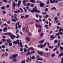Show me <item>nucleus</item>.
<instances>
[{
  "mask_svg": "<svg viewBox=\"0 0 63 63\" xmlns=\"http://www.w3.org/2000/svg\"><path fill=\"white\" fill-rule=\"evenodd\" d=\"M28 16H29V15H27L25 16V18H27V17H28Z\"/></svg>",
  "mask_w": 63,
  "mask_h": 63,
  "instance_id": "28",
  "label": "nucleus"
},
{
  "mask_svg": "<svg viewBox=\"0 0 63 63\" xmlns=\"http://www.w3.org/2000/svg\"><path fill=\"white\" fill-rule=\"evenodd\" d=\"M20 51H23V48H22L21 47L20 48Z\"/></svg>",
  "mask_w": 63,
  "mask_h": 63,
  "instance_id": "45",
  "label": "nucleus"
},
{
  "mask_svg": "<svg viewBox=\"0 0 63 63\" xmlns=\"http://www.w3.org/2000/svg\"><path fill=\"white\" fill-rule=\"evenodd\" d=\"M12 61L13 62H16V58H14L12 59Z\"/></svg>",
  "mask_w": 63,
  "mask_h": 63,
  "instance_id": "15",
  "label": "nucleus"
},
{
  "mask_svg": "<svg viewBox=\"0 0 63 63\" xmlns=\"http://www.w3.org/2000/svg\"><path fill=\"white\" fill-rule=\"evenodd\" d=\"M13 6L14 8L16 6V3H15L14 2H13Z\"/></svg>",
  "mask_w": 63,
  "mask_h": 63,
  "instance_id": "19",
  "label": "nucleus"
},
{
  "mask_svg": "<svg viewBox=\"0 0 63 63\" xmlns=\"http://www.w3.org/2000/svg\"><path fill=\"white\" fill-rule=\"evenodd\" d=\"M40 3H41L40 4V6L41 7H43L45 5V4L44 3H42V2L40 1Z\"/></svg>",
  "mask_w": 63,
  "mask_h": 63,
  "instance_id": "8",
  "label": "nucleus"
},
{
  "mask_svg": "<svg viewBox=\"0 0 63 63\" xmlns=\"http://www.w3.org/2000/svg\"><path fill=\"white\" fill-rule=\"evenodd\" d=\"M60 48L61 49V50H63V47L61 46H60Z\"/></svg>",
  "mask_w": 63,
  "mask_h": 63,
  "instance_id": "43",
  "label": "nucleus"
},
{
  "mask_svg": "<svg viewBox=\"0 0 63 63\" xmlns=\"http://www.w3.org/2000/svg\"><path fill=\"white\" fill-rule=\"evenodd\" d=\"M44 35V34L43 33H41L40 35V37H42Z\"/></svg>",
  "mask_w": 63,
  "mask_h": 63,
  "instance_id": "29",
  "label": "nucleus"
},
{
  "mask_svg": "<svg viewBox=\"0 0 63 63\" xmlns=\"http://www.w3.org/2000/svg\"><path fill=\"white\" fill-rule=\"evenodd\" d=\"M47 4H49V0H47Z\"/></svg>",
  "mask_w": 63,
  "mask_h": 63,
  "instance_id": "47",
  "label": "nucleus"
},
{
  "mask_svg": "<svg viewBox=\"0 0 63 63\" xmlns=\"http://www.w3.org/2000/svg\"><path fill=\"white\" fill-rule=\"evenodd\" d=\"M54 56H55V54H53L52 55V58H53V57H54Z\"/></svg>",
  "mask_w": 63,
  "mask_h": 63,
  "instance_id": "31",
  "label": "nucleus"
},
{
  "mask_svg": "<svg viewBox=\"0 0 63 63\" xmlns=\"http://www.w3.org/2000/svg\"><path fill=\"white\" fill-rule=\"evenodd\" d=\"M28 31H29V28L28 27H27L26 32H28Z\"/></svg>",
  "mask_w": 63,
  "mask_h": 63,
  "instance_id": "16",
  "label": "nucleus"
},
{
  "mask_svg": "<svg viewBox=\"0 0 63 63\" xmlns=\"http://www.w3.org/2000/svg\"><path fill=\"white\" fill-rule=\"evenodd\" d=\"M41 31V29H40L38 30V32H40Z\"/></svg>",
  "mask_w": 63,
  "mask_h": 63,
  "instance_id": "44",
  "label": "nucleus"
},
{
  "mask_svg": "<svg viewBox=\"0 0 63 63\" xmlns=\"http://www.w3.org/2000/svg\"><path fill=\"white\" fill-rule=\"evenodd\" d=\"M59 34H59V33H57L56 36H58V35H59Z\"/></svg>",
  "mask_w": 63,
  "mask_h": 63,
  "instance_id": "58",
  "label": "nucleus"
},
{
  "mask_svg": "<svg viewBox=\"0 0 63 63\" xmlns=\"http://www.w3.org/2000/svg\"><path fill=\"white\" fill-rule=\"evenodd\" d=\"M2 47L3 48H5V45H2Z\"/></svg>",
  "mask_w": 63,
  "mask_h": 63,
  "instance_id": "59",
  "label": "nucleus"
},
{
  "mask_svg": "<svg viewBox=\"0 0 63 63\" xmlns=\"http://www.w3.org/2000/svg\"><path fill=\"white\" fill-rule=\"evenodd\" d=\"M18 26V27L19 28H21V25H19Z\"/></svg>",
  "mask_w": 63,
  "mask_h": 63,
  "instance_id": "53",
  "label": "nucleus"
},
{
  "mask_svg": "<svg viewBox=\"0 0 63 63\" xmlns=\"http://www.w3.org/2000/svg\"><path fill=\"white\" fill-rule=\"evenodd\" d=\"M49 15H46V18H47V17H49Z\"/></svg>",
  "mask_w": 63,
  "mask_h": 63,
  "instance_id": "51",
  "label": "nucleus"
},
{
  "mask_svg": "<svg viewBox=\"0 0 63 63\" xmlns=\"http://www.w3.org/2000/svg\"><path fill=\"white\" fill-rule=\"evenodd\" d=\"M50 3H55V0H53L52 1V0H50Z\"/></svg>",
  "mask_w": 63,
  "mask_h": 63,
  "instance_id": "13",
  "label": "nucleus"
},
{
  "mask_svg": "<svg viewBox=\"0 0 63 63\" xmlns=\"http://www.w3.org/2000/svg\"><path fill=\"white\" fill-rule=\"evenodd\" d=\"M47 45V42H45L44 45H38V47H40V48H42L43 47H46Z\"/></svg>",
  "mask_w": 63,
  "mask_h": 63,
  "instance_id": "4",
  "label": "nucleus"
},
{
  "mask_svg": "<svg viewBox=\"0 0 63 63\" xmlns=\"http://www.w3.org/2000/svg\"><path fill=\"white\" fill-rule=\"evenodd\" d=\"M5 8V7L3 6L1 7V9H4Z\"/></svg>",
  "mask_w": 63,
  "mask_h": 63,
  "instance_id": "36",
  "label": "nucleus"
},
{
  "mask_svg": "<svg viewBox=\"0 0 63 63\" xmlns=\"http://www.w3.org/2000/svg\"><path fill=\"white\" fill-rule=\"evenodd\" d=\"M38 53L40 55H42L43 54V52L41 51H38Z\"/></svg>",
  "mask_w": 63,
  "mask_h": 63,
  "instance_id": "11",
  "label": "nucleus"
},
{
  "mask_svg": "<svg viewBox=\"0 0 63 63\" xmlns=\"http://www.w3.org/2000/svg\"><path fill=\"white\" fill-rule=\"evenodd\" d=\"M6 7L8 8H9V5H8L6 6Z\"/></svg>",
  "mask_w": 63,
  "mask_h": 63,
  "instance_id": "57",
  "label": "nucleus"
},
{
  "mask_svg": "<svg viewBox=\"0 0 63 63\" xmlns=\"http://www.w3.org/2000/svg\"><path fill=\"white\" fill-rule=\"evenodd\" d=\"M4 35H7V34H8L10 35V37L12 39H13L14 38H16V36L13 35L12 34V33L10 32H7V33H5L4 34Z\"/></svg>",
  "mask_w": 63,
  "mask_h": 63,
  "instance_id": "1",
  "label": "nucleus"
},
{
  "mask_svg": "<svg viewBox=\"0 0 63 63\" xmlns=\"http://www.w3.org/2000/svg\"><path fill=\"white\" fill-rule=\"evenodd\" d=\"M28 50H34V49H33V48H32V47H31L29 48Z\"/></svg>",
  "mask_w": 63,
  "mask_h": 63,
  "instance_id": "17",
  "label": "nucleus"
},
{
  "mask_svg": "<svg viewBox=\"0 0 63 63\" xmlns=\"http://www.w3.org/2000/svg\"><path fill=\"white\" fill-rule=\"evenodd\" d=\"M45 41V40H42L40 41H39V43H43Z\"/></svg>",
  "mask_w": 63,
  "mask_h": 63,
  "instance_id": "18",
  "label": "nucleus"
},
{
  "mask_svg": "<svg viewBox=\"0 0 63 63\" xmlns=\"http://www.w3.org/2000/svg\"><path fill=\"white\" fill-rule=\"evenodd\" d=\"M51 9H52V10H54V9H55V10H56V9L55 7H54L53 8H51Z\"/></svg>",
  "mask_w": 63,
  "mask_h": 63,
  "instance_id": "22",
  "label": "nucleus"
},
{
  "mask_svg": "<svg viewBox=\"0 0 63 63\" xmlns=\"http://www.w3.org/2000/svg\"><path fill=\"white\" fill-rule=\"evenodd\" d=\"M11 20L12 21H14V22H16V21L14 18H12Z\"/></svg>",
  "mask_w": 63,
  "mask_h": 63,
  "instance_id": "21",
  "label": "nucleus"
},
{
  "mask_svg": "<svg viewBox=\"0 0 63 63\" xmlns=\"http://www.w3.org/2000/svg\"><path fill=\"white\" fill-rule=\"evenodd\" d=\"M25 47H26V48H28V47L27 46V45H25Z\"/></svg>",
  "mask_w": 63,
  "mask_h": 63,
  "instance_id": "49",
  "label": "nucleus"
},
{
  "mask_svg": "<svg viewBox=\"0 0 63 63\" xmlns=\"http://www.w3.org/2000/svg\"><path fill=\"white\" fill-rule=\"evenodd\" d=\"M43 17H44V18H47V17L46 16H43Z\"/></svg>",
  "mask_w": 63,
  "mask_h": 63,
  "instance_id": "63",
  "label": "nucleus"
},
{
  "mask_svg": "<svg viewBox=\"0 0 63 63\" xmlns=\"http://www.w3.org/2000/svg\"><path fill=\"white\" fill-rule=\"evenodd\" d=\"M25 39L26 40H27V41H30V39H29V37H26L25 38Z\"/></svg>",
  "mask_w": 63,
  "mask_h": 63,
  "instance_id": "14",
  "label": "nucleus"
},
{
  "mask_svg": "<svg viewBox=\"0 0 63 63\" xmlns=\"http://www.w3.org/2000/svg\"><path fill=\"white\" fill-rule=\"evenodd\" d=\"M12 56L13 57V58H15V57H16L15 56V55H12Z\"/></svg>",
  "mask_w": 63,
  "mask_h": 63,
  "instance_id": "52",
  "label": "nucleus"
},
{
  "mask_svg": "<svg viewBox=\"0 0 63 63\" xmlns=\"http://www.w3.org/2000/svg\"><path fill=\"white\" fill-rule=\"evenodd\" d=\"M24 51L25 52H27V50H26V48H24Z\"/></svg>",
  "mask_w": 63,
  "mask_h": 63,
  "instance_id": "25",
  "label": "nucleus"
},
{
  "mask_svg": "<svg viewBox=\"0 0 63 63\" xmlns=\"http://www.w3.org/2000/svg\"><path fill=\"white\" fill-rule=\"evenodd\" d=\"M3 31H4V32H6L7 31H6V30H7V28L5 27L4 29H3Z\"/></svg>",
  "mask_w": 63,
  "mask_h": 63,
  "instance_id": "10",
  "label": "nucleus"
},
{
  "mask_svg": "<svg viewBox=\"0 0 63 63\" xmlns=\"http://www.w3.org/2000/svg\"><path fill=\"white\" fill-rule=\"evenodd\" d=\"M9 45L10 47H11L12 46V43H9Z\"/></svg>",
  "mask_w": 63,
  "mask_h": 63,
  "instance_id": "37",
  "label": "nucleus"
},
{
  "mask_svg": "<svg viewBox=\"0 0 63 63\" xmlns=\"http://www.w3.org/2000/svg\"><path fill=\"white\" fill-rule=\"evenodd\" d=\"M19 9L20 10L21 13H23V10H22V9L21 8H20Z\"/></svg>",
  "mask_w": 63,
  "mask_h": 63,
  "instance_id": "35",
  "label": "nucleus"
},
{
  "mask_svg": "<svg viewBox=\"0 0 63 63\" xmlns=\"http://www.w3.org/2000/svg\"><path fill=\"white\" fill-rule=\"evenodd\" d=\"M35 58V56H33L31 57V59H34Z\"/></svg>",
  "mask_w": 63,
  "mask_h": 63,
  "instance_id": "26",
  "label": "nucleus"
},
{
  "mask_svg": "<svg viewBox=\"0 0 63 63\" xmlns=\"http://www.w3.org/2000/svg\"><path fill=\"white\" fill-rule=\"evenodd\" d=\"M30 1L31 2H32V3H34L35 2L34 0H31Z\"/></svg>",
  "mask_w": 63,
  "mask_h": 63,
  "instance_id": "27",
  "label": "nucleus"
},
{
  "mask_svg": "<svg viewBox=\"0 0 63 63\" xmlns=\"http://www.w3.org/2000/svg\"><path fill=\"white\" fill-rule=\"evenodd\" d=\"M21 0L19 1L18 4V5H19L20 4V3H21Z\"/></svg>",
  "mask_w": 63,
  "mask_h": 63,
  "instance_id": "23",
  "label": "nucleus"
},
{
  "mask_svg": "<svg viewBox=\"0 0 63 63\" xmlns=\"http://www.w3.org/2000/svg\"><path fill=\"white\" fill-rule=\"evenodd\" d=\"M57 43V40H55V43Z\"/></svg>",
  "mask_w": 63,
  "mask_h": 63,
  "instance_id": "50",
  "label": "nucleus"
},
{
  "mask_svg": "<svg viewBox=\"0 0 63 63\" xmlns=\"http://www.w3.org/2000/svg\"><path fill=\"white\" fill-rule=\"evenodd\" d=\"M56 2V3H58V0H55V2Z\"/></svg>",
  "mask_w": 63,
  "mask_h": 63,
  "instance_id": "64",
  "label": "nucleus"
},
{
  "mask_svg": "<svg viewBox=\"0 0 63 63\" xmlns=\"http://www.w3.org/2000/svg\"><path fill=\"white\" fill-rule=\"evenodd\" d=\"M35 53V52L34 51H32L31 52V54H33V53Z\"/></svg>",
  "mask_w": 63,
  "mask_h": 63,
  "instance_id": "34",
  "label": "nucleus"
},
{
  "mask_svg": "<svg viewBox=\"0 0 63 63\" xmlns=\"http://www.w3.org/2000/svg\"><path fill=\"white\" fill-rule=\"evenodd\" d=\"M13 44H17L16 41H14L13 42Z\"/></svg>",
  "mask_w": 63,
  "mask_h": 63,
  "instance_id": "42",
  "label": "nucleus"
},
{
  "mask_svg": "<svg viewBox=\"0 0 63 63\" xmlns=\"http://www.w3.org/2000/svg\"><path fill=\"white\" fill-rule=\"evenodd\" d=\"M19 41H20V43H19ZM20 42H21V40H16L17 44L18 45H20V46L21 47H23V46H22V43Z\"/></svg>",
  "mask_w": 63,
  "mask_h": 63,
  "instance_id": "3",
  "label": "nucleus"
},
{
  "mask_svg": "<svg viewBox=\"0 0 63 63\" xmlns=\"http://www.w3.org/2000/svg\"><path fill=\"white\" fill-rule=\"evenodd\" d=\"M3 1L5 2H8L7 0H3Z\"/></svg>",
  "mask_w": 63,
  "mask_h": 63,
  "instance_id": "55",
  "label": "nucleus"
},
{
  "mask_svg": "<svg viewBox=\"0 0 63 63\" xmlns=\"http://www.w3.org/2000/svg\"><path fill=\"white\" fill-rule=\"evenodd\" d=\"M27 6H30V3H27Z\"/></svg>",
  "mask_w": 63,
  "mask_h": 63,
  "instance_id": "41",
  "label": "nucleus"
},
{
  "mask_svg": "<svg viewBox=\"0 0 63 63\" xmlns=\"http://www.w3.org/2000/svg\"><path fill=\"white\" fill-rule=\"evenodd\" d=\"M61 31H62L63 32V30L62 29V28H61L60 29L59 31L60 35H62V34H63V33L61 32Z\"/></svg>",
  "mask_w": 63,
  "mask_h": 63,
  "instance_id": "6",
  "label": "nucleus"
},
{
  "mask_svg": "<svg viewBox=\"0 0 63 63\" xmlns=\"http://www.w3.org/2000/svg\"><path fill=\"white\" fill-rule=\"evenodd\" d=\"M48 49L47 48H46L45 49L46 51H48Z\"/></svg>",
  "mask_w": 63,
  "mask_h": 63,
  "instance_id": "62",
  "label": "nucleus"
},
{
  "mask_svg": "<svg viewBox=\"0 0 63 63\" xmlns=\"http://www.w3.org/2000/svg\"><path fill=\"white\" fill-rule=\"evenodd\" d=\"M35 25L36 28H38L39 27H38L39 26V25H38L36 24Z\"/></svg>",
  "mask_w": 63,
  "mask_h": 63,
  "instance_id": "46",
  "label": "nucleus"
},
{
  "mask_svg": "<svg viewBox=\"0 0 63 63\" xmlns=\"http://www.w3.org/2000/svg\"><path fill=\"white\" fill-rule=\"evenodd\" d=\"M61 44H60V43H58V47H59L60 46Z\"/></svg>",
  "mask_w": 63,
  "mask_h": 63,
  "instance_id": "40",
  "label": "nucleus"
},
{
  "mask_svg": "<svg viewBox=\"0 0 63 63\" xmlns=\"http://www.w3.org/2000/svg\"><path fill=\"white\" fill-rule=\"evenodd\" d=\"M57 47H56V48H55L53 50L54 51H55V50H56V49H57Z\"/></svg>",
  "mask_w": 63,
  "mask_h": 63,
  "instance_id": "56",
  "label": "nucleus"
},
{
  "mask_svg": "<svg viewBox=\"0 0 63 63\" xmlns=\"http://www.w3.org/2000/svg\"><path fill=\"white\" fill-rule=\"evenodd\" d=\"M25 60L21 62V63H25Z\"/></svg>",
  "mask_w": 63,
  "mask_h": 63,
  "instance_id": "32",
  "label": "nucleus"
},
{
  "mask_svg": "<svg viewBox=\"0 0 63 63\" xmlns=\"http://www.w3.org/2000/svg\"><path fill=\"white\" fill-rule=\"evenodd\" d=\"M6 41H7V42H11V40H10L9 39H6Z\"/></svg>",
  "mask_w": 63,
  "mask_h": 63,
  "instance_id": "30",
  "label": "nucleus"
},
{
  "mask_svg": "<svg viewBox=\"0 0 63 63\" xmlns=\"http://www.w3.org/2000/svg\"><path fill=\"white\" fill-rule=\"evenodd\" d=\"M2 41H3V42H4L6 41V39H2Z\"/></svg>",
  "mask_w": 63,
  "mask_h": 63,
  "instance_id": "39",
  "label": "nucleus"
},
{
  "mask_svg": "<svg viewBox=\"0 0 63 63\" xmlns=\"http://www.w3.org/2000/svg\"><path fill=\"white\" fill-rule=\"evenodd\" d=\"M47 44L48 45V47H49V48H53V46H51L49 45V43L48 42H47Z\"/></svg>",
  "mask_w": 63,
  "mask_h": 63,
  "instance_id": "9",
  "label": "nucleus"
},
{
  "mask_svg": "<svg viewBox=\"0 0 63 63\" xmlns=\"http://www.w3.org/2000/svg\"><path fill=\"white\" fill-rule=\"evenodd\" d=\"M42 14H43V15H46L47 13V12H42Z\"/></svg>",
  "mask_w": 63,
  "mask_h": 63,
  "instance_id": "33",
  "label": "nucleus"
},
{
  "mask_svg": "<svg viewBox=\"0 0 63 63\" xmlns=\"http://www.w3.org/2000/svg\"><path fill=\"white\" fill-rule=\"evenodd\" d=\"M28 35L29 36H31L32 35V33L31 32H29L28 33Z\"/></svg>",
  "mask_w": 63,
  "mask_h": 63,
  "instance_id": "24",
  "label": "nucleus"
},
{
  "mask_svg": "<svg viewBox=\"0 0 63 63\" xmlns=\"http://www.w3.org/2000/svg\"><path fill=\"white\" fill-rule=\"evenodd\" d=\"M55 19L56 20H57L58 19L57 17H55Z\"/></svg>",
  "mask_w": 63,
  "mask_h": 63,
  "instance_id": "54",
  "label": "nucleus"
},
{
  "mask_svg": "<svg viewBox=\"0 0 63 63\" xmlns=\"http://www.w3.org/2000/svg\"><path fill=\"white\" fill-rule=\"evenodd\" d=\"M19 25V22H18L16 24V30H17V28H18V27H17V25Z\"/></svg>",
  "mask_w": 63,
  "mask_h": 63,
  "instance_id": "7",
  "label": "nucleus"
},
{
  "mask_svg": "<svg viewBox=\"0 0 63 63\" xmlns=\"http://www.w3.org/2000/svg\"><path fill=\"white\" fill-rule=\"evenodd\" d=\"M54 35H51V37L50 38V40L51 41H52V40H53L54 39H55L56 37V36H55V37H54Z\"/></svg>",
  "mask_w": 63,
  "mask_h": 63,
  "instance_id": "5",
  "label": "nucleus"
},
{
  "mask_svg": "<svg viewBox=\"0 0 63 63\" xmlns=\"http://www.w3.org/2000/svg\"><path fill=\"white\" fill-rule=\"evenodd\" d=\"M45 11H46V12L48 11V9H47V8L45 9Z\"/></svg>",
  "mask_w": 63,
  "mask_h": 63,
  "instance_id": "38",
  "label": "nucleus"
},
{
  "mask_svg": "<svg viewBox=\"0 0 63 63\" xmlns=\"http://www.w3.org/2000/svg\"><path fill=\"white\" fill-rule=\"evenodd\" d=\"M36 7H35L33 9V10H31V13H34L35 12H40V11L39 10H37Z\"/></svg>",
  "mask_w": 63,
  "mask_h": 63,
  "instance_id": "2",
  "label": "nucleus"
},
{
  "mask_svg": "<svg viewBox=\"0 0 63 63\" xmlns=\"http://www.w3.org/2000/svg\"><path fill=\"white\" fill-rule=\"evenodd\" d=\"M25 2H26V1L25 0H24L23 1V4L24 5V6H26V5L25 4Z\"/></svg>",
  "mask_w": 63,
  "mask_h": 63,
  "instance_id": "20",
  "label": "nucleus"
},
{
  "mask_svg": "<svg viewBox=\"0 0 63 63\" xmlns=\"http://www.w3.org/2000/svg\"><path fill=\"white\" fill-rule=\"evenodd\" d=\"M18 30H17L16 32V35H17V33H18Z\"/></svg>",
  "mask_w": 63,
  "mask_h": 63,
  "instance_id": "48",
  "label": "nucleus"
},
{
  "mask_svg": "<svg viewBox=\"0 0 63 63\" xmlns=\"http://www.w3.org/2000/svg\"><path fill=\"white\" fill-rule=\"evenodd\" d=\"M14 18H15V19H16V20H17L18 19H17V17H14Z\"/></svg>",
  "mask_w": 63,
  "mask_h": 63,
  "instance_id": "60",
  "label": "nucleus"
},
{
  "mask_svg": "<svg viewBox=\"0 0 63 63\" xmlns=\"http://www.w3.org/2000/svg\"><path fill=\"white\" fill-rule=\"evenodd\" d=\"M61 38V37L60 36H58V38L59 39H60Z\"/></svg>",
  "mask_w": 63,
  "mask_h": 63,
  "instance_id": "61",
  "label": "nucleus"
},
{
  "mask_svg": "<svg viewBox=\"0 0 63 63\" xmlns=\"http://www.w3.org/2000/svg\"><path fill=\"white\" fill-rule=\"evenodd\" d=\"M63 52H61V53L58 56V57H60V56H63Z\"/></svg>",
  "mask_w": 63,
  "mask_h": 63,
  "instance_id": "12",
  "label": "nucleus"
}]
</instances>
